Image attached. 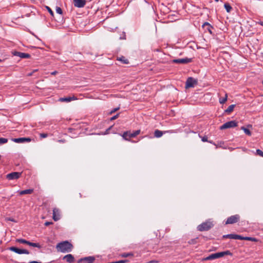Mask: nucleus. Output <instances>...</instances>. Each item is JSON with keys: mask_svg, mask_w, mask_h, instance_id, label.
<instances>
[{"mask_svg": "<svg viewBox=\"0 0 263 263\" xmlns=\"http://www.w3.org/2000/svg\"><path fill=\"white\" fill-rule=\"evenodd\" d=\"M73 248V245L67 240L58 243L56 246L57 251L62 253L70 252Z\"/></svg>", "mask_w": 263, "mask_h": 263, "instance_id": "obj_1", "label": "nucleus"}, {"mask_svg": "<svg viewBox=\"0 0 263 263\" xmlns=\"http://www.w3.org/2000/svg\"><path fill=\"white\" fill-rule=\"evenodd\" d=\"M224 255H232V253L230 251H226L223 252H217L215 253L212 254L209 256L203 258L202 260V261L213 260L217 258H219L220 257H223Z\"/></svg>", "mask_w": 263, "mask_h": 263, "instance_id": "obj_2", "label": "nucleus"}, {"mask_svg": "<svg viewBox=\"0 0 263 263\" xmlns=\"http://www.w3.org/2000/svg\"><path fill=\"white\" fill-rule=\"evenodd\" d=\"M140 133V130H137L133 132V133H131L130 132L127 131L124 132L122 136L123 138V139H125V140L129 141L130 138L136 137Z\"/></svg>", "mask_w": 263, "mask_h": 263, "instance_id": "obj_3", "label": "nucleus"}, {"mask_svg": "<svg viewBox=\"0 0 263 263\" xmlns=\"http://www.w3.org/2000/svg\"><path fill=\"white\" fill-rule=\"evenodd\" d=\"M213 226V224L212 222L210 221H206L199 225L197 227V229L198 231L201 232L205 231L210 230Z\"/></svg>", "mask_w": 263, "mask_h": 263, "instance_id": "obj_4", "label": "nucleus"}, {"mask_svg": "<svg viewBox=\"0 0 263 263\" xmlns=\"http://www.w3.org/2000/svg\"><path fill=\"white\" fill-rule=\"evenodd\" d=\"M240 220V216L238 214H236L234 215H232L230 217H229L226 221L225 224H234L236 223L237 222H238Z\"/></svg>", "mask_w": 263, "mask_h": 263, "instance_id": "obj_5", "label": "nucleus"}, {"mask_svg": "<svg viewBox=\"0 0 263 263\" xmlns=\"http://www.w3.org/2000/svg\"><path fill=\"white\" fill-rule=\"evenodd\" d=\"M237 126V122L235 121H230L223 124L220 127L221 130L225 129L227 128L235 127Z\"/></svg>", "mask_w": 263, "mask_h": 263, "instance_id": "obj_6", "label": "nucleus"}, {"mask_svg": "<svg viewBox=\"0 0 263 263\" xmlns=\"http://www.w3.org/2000/svg\"><path fill=\"white\" fill-rule=\"evenodd\" d=\"M197 80L193 78L192 77L189 78L186 82L185 84V88H191L194 87L195 85L197 84Z\"/></svg>", "mask_w": 263, "mask_h": 263, "instance_id": "obj_7", "label": "nucleus"}, {"mask_svg": "<svg viewBox=\"0 0 263 263\" xmlns=\"http://www.w3.org/2000/svg\"><path fill=\"white\" fill-rule=\"evenodd\" d=\"M9 250L14 252L16 253L21 254H29V252L26 249H20L17 248H16L15 247H11L9 248Z\"/></svg>", "mask_w": 263, "mask_h": 263, "instance_id": "obj_8", "label": "nucleus"}, {"mask_svg": "<svg viewBox=\"0 0 263 263\" xmlns=\"http://www.w3.org/2000/svg\"><path fill=\"white\" fill-rule=\"evenodd\" d=\"M95 260L93 256H88L79 259L78 263H93Z\"/></svg>", "mask_w": 263, "mask_h": 263, "instance_id": "obj_9", "label": "nucleus"}, {"mask_svg": "<svg viewBox=\"0 0 263 263\" xmlns=\"http://www.w3.org/2000/svg\"><path fill=\"white\" fill-rule=\"evenodd\" d=\"M22 173L12 172L7 175L6 178L8 180H14L19 178L21 176Z\"/></svg>", "mask_w": 263, "mask_h": 263, "instance_id": "obj_10", "label": "nucleus"}, {"mask_svg": "<svg viewBox=\"0 0 263 263\" xmlns=\"http://www.w3.org/2000/svg\"><path fill=\"white\" fill-rule=\"evenodd\" d=\"M191 59L186 58L184 59H174L172 61V62L178 64H186L191 62Z\"/></svg>", "mask_w": 263, "mask_h": 263, "instance_id": "obj_11", "label": "nucleus"}, {"mask_svg": "<svg viewBox=\"0 0 263 263\" xmlns=\"http://www.w3.org/2000/svg\"><path fill=\"white\" fill-rule=\"evenodd\" d=\"M52 218L55 221L60 219V212L59 209L55 208L53 209Z\"/></svg>", "mask_w": 263, "mask_h": 263, "instance_id": "obj_12", "label": "nucleus"}, {"mask_svg": "<svg viewBox=\"0 0 263 263\" xmlns=\"http://www.w3.org/2000/svg\"><path fill=\"white\" fill-rule=\"evenodd\" d=\"M74 6L78 8H82L86 4V0H73Z\"/></svg>", "mask_w": 263, "mask_h": 263, "instance_id": "obj_13", "label": "nucleus"}, {"mask_svg": "<svg viewBox=\"0 0 263 263\" xmlns=\"http://www.w3.org/2000/svg\"><path fill=\"white\" fill-rule=\"evenodd\" d=\"M14 55L19 57L22 59H28L30 58L31 55L29 53L21 52L18 51H15L14 53Z\"/></svg>", "mask_w": 263, "mask_h": 263, "instance_id": "obj_14", "label": "nucleus"}, {"mask_svg": "<svg viewBox=\"0 0 263 263\" xmlns=\"http://www.w3.org/2000/svg\"><path fill=\"white\" fill-rule=\"evenodd\" d=\"M222 237H223V238H230V239H233L241 240V236L237 235V234H230L224 235L222 236Z\"/></svg>", "mask_w": 263, "mask_h": 263, "instance_id": "obj_15", "label": "nucleus"}, {"mask_svg": "<svg viewBox=\"0 0 263 263\" xmlns=\"http://www.w3.org/2000/svg\"><path fill=\"white\" fill-rule=\"evenodd\" d=\"M12 140L16 143H24L29 142L31 140L30 138H19L13 139Z\"/></svg>", "mask_w": 263, "mask_h": 263, "instance_id": "obj_16", "label": "nucleus"}, {"mask_svg": "<svg viewBox=\"0 0 263 263\" xmlns=\"http://www.w3.org/2000/svg\"><path fill=\"white\" fill-rule=\"evenodd\" d=\"M63 259L65 260L68 263H72L74 261V258L72 254H69L64 256Z\"/></svg>", "mask_w": 263, "mask_h": 263, "instance_id": "obj_17", "label": "nucleus"}, {"mask_svg": "<svg viewBox=\"0 0 263 263\" xmlns=\"http://www.w3.org/2000/svg\"><path fill=\"white\" fill-rule=\"evenodd\" d=\"M78 99L77 97L73 96L72 97H65V98H61L59 99V101L60 102H69L73 100H77Z\"/></svg>", "mask_w": 263, "mask_h": 263, "instance_id": "obj_18", "label": "nucleus"}, {"mask_svg": "<svg viewBox=\"0 0 263 263\" xmlns=\"http://www.w3.org/2000/svg\"><path fill=\"white\" fill-rule=\"evenodd\" d=\"M33 192V189H27L23 191H21L19 192V194L20 195H23L25 194H30L32 193Z\"/></svg>", "mask_w": 263, "mask_h": 263, "instance_id": "obj_19", "label": "nucleus"}, {"mask_svg": "<svg viewBox=\"0 0 263 263\" xmlns=\"http://www.w3.org/2000/svg\"><path fill=\"white\" fill-rule=\"evenodd\" d=\"M117 60L120 61L123 64H128V60L126 59L124 57L122 56L119 58H117Z\"/></svg>", "mask_w": 263, "mask_h": 263, "instance_id": "obj_20", "label": "nucleus"}, {"mask_svg": "<svg viewBox=\"0 0 263 263\" xmlns=\"http://www.w3.org/2000/svg\"><path fill=\"white\" fill-rule=\"evenodd\" d=\"M241 240H250L252 241H257V239L254 237H243L241 236Z\"/></svg>", "mask_w": 263, "mask_h": 263, "instance_id": "obj_21", "label": "nucleus"}, {"mask_svg": "<svg viewBox=\"0 0 263 263\" xmlns=\"http://www.w3.org/2000/svg\"><path fill=\"white\" fill-rule=\"evenodd\" d=\"M154 135L157 138H160L163 135V132L158 129H156L154 132Z\"/></svg>", "mask_w": 263, "mask_h": 263, "instance_id": "obj_22", "label": "nucleus"}, {"mask_svg": "<svg viewBox=\"0 0 263 263\" xmlns=\"http://www.w3.org/2000/svg\"><path fill=\"white\" fill-rule=\"evenodd\" d=\"M28 245L31 246V247H36L38 248H41V245L39 243H33V242L29 241V242L28 243Z\"/></svg>", "mask_w": 263, "mask_h": 263, "instance_id": "obj_23", "label": "nucleus"}, {"mask_svg": "<svg viewBox=\"0 0 263 263\" xmlns=\"http://www.w3.org/2000/svg\"><path fill=\"white\" fill-rule=\"evenodd\" d=\"M235 106V105H234V104L230 105L228 107V108L225 110L226 112L230 113L231 112H232Z\"/></svg>", "mask_w": 263, "mask_h": 263, "instance_id": "obj_24", "label": "nucleus"}, {"mask_svg": "<svg viewBox=\"0 0 263 263\" xmlns=\"http://www.w3.org/2000/svg\"><path fill=\"white\" fill-rule=\"evenodd\" d=\"M241 129L243 130L246 135H247L248 136L251 135V132H250V130L249 129L246 128L245 127H244V126L241 127Z\"/></svg>", "mask_w": 263, "mask_h": 263, "instance_id": "obj_25", "label": "nucleus"}, {"mask_svg": "<svg viewBox=\"0 0 263 263\" xmlns=\"http://www.w3.org/2000/svg\"><path fill=\"white\" fill-rule=\"evenodd\" d=\"M227 99H228V95H227V93H226L224 98H219V103L220 104H224L227 101Z\"/></svg>", "mask_w": 263, "mask_h": 263, "instance_id": "obj_26", "label": "nucleus"}, {"mask_svg": "<svg viewBox=\"0 0 263 263\" xmlns=\"http://www.w3.org/2000/svg\"><path fill=\"white\" fill-rule=\"evenodd\" d=\"M224 7L226 9L227 12H230L232 9V7L228 3H225L224 5Z\"/></svg>", "mask_w": 263, "mask_h": 263, "instance_id": "obj_27", "label": "nucleus"}, {"mask_svg": "<svg viewBox=\"0 0 263 263\" xmlns=\"http://www.w3.org/2000/svg\"><path fill=\"white\" fill-rule=\"evenodd\" d=\"M205 26H207V29L209 30L210 33H212V31L211 30V29L212 28V26L210 25V24L209 23H207V22L204 23L203 24L202 27H204Z\"/></svg>", "mask_w": 263, "mask_h": 263, "instance_id": "obj_28", "label": "nucleus"}, {"mask_svg": "<svg viewBox=\"0 0 263 263\" xmlns=\"http://www.w3.org/2000/svg\"><path fill=\"white\" fill-rule=\"evenodd\" d=\"M16 241L17 242H19L21 243L27 244V245H28V243L29 242V241H27L25 239H22V238L21 239H17Z\"/></svg>", "mask_w": 263, "mask_h": 263, "instance_id": "obj_29", "label": "nucleus"}, {"mask_svg": "<svg viewBox=\"0 0 263 263\" xmlns=\"http://www.w3.org/2000/svg\"><path fill=\"white\" fill-rule=\"evenodd\" d=\"M197 238H198L197 237L196 238H194V239H191L190 240H189L188 241V243L190 244V245H195V244L197 243Z\"/></svg>", "mask_w": 263, "mask_h": 263, "instance_id": "obj_30", "label": "nucleus"}, {"mask_svg": "<svg viewBox=\"0 0 263 263\" xmlns=\"http://www.w3.org/2000/svg\"><path fill=\"white\" fill-rule=\"evenodd\" d=\"M8 142V139L4 138H0V144H4Z\"/></svg>", "mask_w": 263, "mask_h": 263, "instance_id": "obj_31", "label": "nucleus"}, {"mask_svg": "<svg viewBox=\"0 0 263 263\" xmlns=\"http://www.w3.org/2000/svg\"><path fill=\"white\" fill-rule=\"evenodd\" d=\"M121 256L123 257H127L128 256H133V254L132 253H124L121 255Z\"/></svg>", "mask_w": 263, "mask_h": 263, "instance_id": "obj_32", "label": "nucleus"}, {"mask_svg": "<svg viewBox=\"0 0 263 263\" xmlns=\"http://www.w3.org/2000/svg\"><path fill=\"white\" fill-rule=\"evenodd\" d=\"M201 140L203 142H209L211 143H212V141L208 140V137L205 136L201 138Z\"/></svg>", "mask_w": 263, "mask_h": 263, "instance_id": "obj_33", "label": "nucleus"}, {"mask_svg": "<svg viewBox=\"0 0 263 263\" xmlns=\"http://www.w3.org/2000/svg\"><path fill=\"white\" fill-rule=\"evenodd\" d=\"M256 154L257 155L263 157V152L261 151L260 149H257L256 150Z\"/></svg>", "mask_w": 263, "mask_h": 263, "instance_id": "obj_34", "label": "nucleus"}, {"mask_svg": "<svg viewBox=\"0 0 263 263\" xmlns=\"http://www.w3.org/2000/svg\"><path fill=\"white\" fill-rule=\"evenodd\" d=\"M56 12L60 14H62L63 12L62 9L59 7H56Z\"/></svg>", "mask_w": 263, "mask_h": 263, "instance_id": "obj_35", "label": "nucleus"}, {"mask_svg": "<svg viewBox=\"0 0 263 263\" xmlns=\"http://www.w3.org/2000/svg\"><path fill=\"white\" fill-rule=\"evenodd\" d=\"M46 8L47 9V10H48V11L49 12V13L52 15V16H53V12L52 11L51 9L48 7V6H46Z\"/></svg>", "mask_w": 263, "mask_h": 263, "instance_id": "obj_36", "label": "nucleus"}, {"mask_svg": "<svg viewBox=\"0 0 263 263\" xmlns=\"http://www.w3.org/2000/svg\"><path fill=\"white\" fill-rule=\"evenodd\" d=\"M40 137L42 138H46L48 136L47 134L46 133H41L40 134Z\"/></svg>", "mask_w": 263, "mask_h": 263, "instance_id": "obj_37", "label": "nucleus"}, {"mask_svg": "<svg viewBox=\"0 0 263 263\" xmlns=\"http://www.w3.org/2000/svg\"><path fill=\"white\" fill-rule=\"evenodd\" d=\"M119 109H120V107L119 106L117 107V108H114V109H112V110L110 111V114H113L114 112H115L116 111L118 110Z\"/></svg>", "mask_w": 263, "mask_h": 263, "instance_id": "obj_38", "label": "nucleus"}, {"mask_svg": "<svg viewBox=\"0 0 263 263\" xmlns=\"http://www.w3.org/2000/svg\"><path fill=\"white\" fill-rule=\"evenodd\" d=\"M119 116V114H118L116 115H115V116H113L112 117H111L110 120H114L116 119L117 118H118Z\"/></svg>", "mask_w": 263, "mask_h": 263, "instance_id": "obj_39", "label": "nucleus"}, {"mask_svg": "<svg viewBox=\"0 0 263 263\" xmlns=\"http://www.w3.org/2000/svg\"><path fill=\"white\" fill-rule=\"evenodd\" d=\"M53 223L52 222H49V221H46L45 223V226H48L50 224H52Z\"/></svg>", "mask_w": 263, "mask_h": 263, "instance_id": "obj_40", "label": "nucleus"}, {"mask_svg": "<svg viewBox=\"0 0 263 263\" xmlns=\"http://www.w3.org/2000/svg\"><path fill=\"white\" fill-rule=\"evenodd\" d=\"M5 219L6 221H15V220L13 219L9 218V217H7V218H6Z\"/></svg>", "mask_w": 263, "mask_h": 263, "instance_id": "obj_41", "label": "nucleus"}, {"mask_svg": "<svg viewBox=\"0 0 263 263\" xmlns=\"http://www.w3.org/2000/svg\"><path fill=\"white\" fill-rule=\"evenodd\" d=\"M58 142L59 143H64L66 142V140L65 139H61V140H59L58 141Z\"/></svg>", "mask_w": 263, "mask_h": 263, "instance_id": "obj_42", "label": "nucleus"}, {"mask_svg": "<svg viewBox=\"0 0 263 263\" xmlns=\"http://www.w3.org/2000/svg\"><path fill=\"white\" fill-rule=\"evenodd\" d=\"M127 261V260H122L117 261V263H125Z\"/></svg>", "mask_w": 263, "mask_h": 263, "instance_id": "obj_43", "label": "nucleus"}, {"mask_svg": "<svg viewBox=\"0 0 263 263\" xmlns=\"http://www.w3.org/2000/svg\"><path fill=\"white\" fill-rule=\"evenodd\" d=\"M58 73V72L57 71H54L53 72H51V74L52 75H55L57 73Z\"/></svg>", "mask_w": 263, "mask_h": 263, "instance_id": "obj_44", "label": "nucleus"}, {"mask_svg": "<svg viewBox=\"0 0 263 263\" xmlns=\"http://www.w3.org/2000/svg\"><path fill=\"white\" fill-rule=\"evenodd\" d=\"M248 127H252V125H248Z\"/></svg>", "mask_w": 263, "mask_h": 263, "instance_id": "obj_45", "label": "nucleus"}, {"mask_svg": "<svg viewBox=\"0 0 263 263\" xmlns=\"http://www.w3.org/2000/svg\"><path fill=\"white\" fill-rule=\"evenodd\" d=\"M260 24V25H263V23L262 22H261Z\"/></svg>", "mask_w": 263, "mask_h": 263, "instance_id": "obj_46", "label": "nucleus"}, {"mask_svg": "<svg viewBox=\"0 0 263 263\" xmlns=\"http://www.w3.org/2000/svg\"><path fill=\"white\" fill-rule=\"evenodd\" d=\"M110 128H109L107 130V131H106V132H107L109 130H110Z\"/></svg>", "mask_w": 263, "mask_h": 263, "instance_id": "obj_47", "label": "nucleus"}, {"mask_svg": "<svg viewBox=\"0 0 263 263\" xmlns=\"http://www.w3.org/2000/svg\"><path fill=\"white\" fill-rule=\"evenodd\" d=\"M216 2H218L219 0H215Z\"/></svg>", "mask_w": 263, "mask_h": 263, "instance_id": "obj_48", "label": "nucleus"}, {"mask_svg": "<svg viewBox=\"0 0 263 263\" xmlns=\"http://www.w3.org/2000/svg\"><path fill=\"white\" fill-rule=\"evenodd\" d=\"M2 60L1 59H0V62H2Z\"/></svg>", "mask_w": 263, "mask_h": 263, "instance_id": "obj_49", "label": "nucleus"}]
</instances>
